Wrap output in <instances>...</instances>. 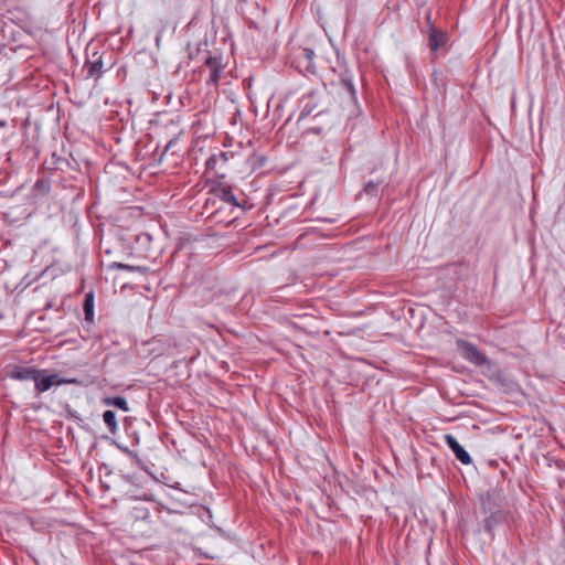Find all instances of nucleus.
<instances>
[{"mask_svg": "<svg viewBox=\"0 0 565 565\" xmlns=\"http://www.w3.org/2000/svg\"><path fill=\"white\" fill-rule=\"evenodd\" d=\"M205 66L210 70L209 83L216 85L221 79L223 63L221 55L209 56L205 60Z\"/></svg>", "mask_w": 565, "mask_h": 565, "instance_id": "39448f33", "label": "nucleus"}, {"mask_svg": "<svg viewBox=\"0 0 565 565\" xmlns=\"http://www.w3.org/2000/svg\"><path fill=\"white\" fill-rule=\"evenodd\" d=\"M228 161V154L227 152H220L217 154H212L211 157L207 158L206 162H205V166L209 170L211 171H215V173L220 174V171H218V164L222 162V163H226ZM221 175L223 177L224 173H221Z\"/></svg>", "mask_w": 565, "mask_h": 565, "instance_id": "9d476101", "label": "nucleus"}, {"mask_svg": "<svg viewBox=\"0 0 565 565\" xmlns=\"http://www.w3.org/2000/svg\"><path fill=\"white\" fill-rule=\"evenodd\" d=\"M214 193L215 195L226 202V203H230L234 206H238V202L236 200V196L234 195V193L232 192L231 188L230 186H223V185H220L218 188H216L214 190Z\"/></svg>", "mask_w": 565, "mask_h": 565, "instance_id": "9b49d317", "label": "nucleus"}, {"mask_svg": "<svg viewBox=\"0 0 565 565\" xmlns=\"http://www.w3.org/2000/svg\"><path fill=\"white\" fill-rule=\"evenodd\" d=\"M503 497L499 491L490 490L480 495V504L482 514L500 512L502 510Z\"/></svg>", "mask_w": 565, "mask_h": 565, "instance_id": "7ed1b4c3", "label": "nucleus"}, {"mask_svg": "<svg viewBox=\"0 0 565 565\" xmlns=\"http://www.w3.org/2000/svg\"><path fill=\"white\" fill-rule=\"evenodd\" d=\"M104 423L107 425L109 431L115 435L118 431V425L116 420V414L113 411H106L103 414Z\"/></svg>", "mask_w": 565, "mask_h": 565, "instance_id": "4468645a", "label": "nucleus"}, {"mask_svg": "<svg viewBox=\"0 0 565 565\" xmlns=\"http://www.w3.org/2000/svg\"><path fill=\"white\" fill-rule=\"evenodd\" d=\"M457 345L462 358L473 363L475 365L481 366L490 364L489 359L481 351H479L475 344L465 340H458Z\"/></svg>", "mask_w": 565, "mask_h": 565, "instance_id": "f03ea898", "label": "nucleus"}, {"mask_svg": "<svg viewBox=\"0 0 565 565\" xmlns=\"http://www.w3.org/2000/svg\"><path fill=\"white\" fill-rule=\"evenodd\" d=\"M39 369L14 366L9 373V377L18 381H33Z\"/></svg>", "mask_w": 565, "mask_h": 565, "instance_id": "6e6552de", "label": "nucleus"}, {"mask_svg": "<svg viewBox=\"0 0 565 565\" xmlns=\"http://www.w3.org/2000/svg\"><path fill=\"white\" fill-rule=\"evenodd\" d=\"M300 57L305 58L308 62L307 68L309 70L310 68V64L312 63L313 57H315V51L312 49L305 47V49L301 50Z\"/></svg>", "mask_w": 565, "mask_h": 565, "instance_id": "f3484780", "label": "nucleus"}, {"mask_svg": "<svg viewBox=\"0 0 565 565\" xmlns=\"http://www.w3.org/2000/svg\"><path fill=\"white\" fill-rule=\"evenodd\" d=\"M103 403L107 406H114L124 412L129 411L128 403H127L126 398L122 396L106 397L103 399Z\"/></svg>", "mask_w": 565, "mask_h": 565, "instance_id": "f8f14e48", "label": "nucleus"}, {"mask_svg": "<svg viewBox=\"0 0 565 565\" xmlns=\"http://www.w3.org/2000/svg\"><path fill=\"white\" fill-rule=\"evenodd\" d=\"M84 313H85V320L86 321H93L94 318V296L93 292H88L85 296L84 299Z\"/></svg>", "mask_w": 565, "mask_h": 565, "instance_id": "ddd939ff", "label": "nucleus"}, {"mask_svg": "<svg viewBox=\"0 0 565 565\" xmlns=\"http://www.w3.org/2000/svg\"><path fill=\"white\" fill-rule=\"evenodd\" d=\"M38 373L33 380L36 394H42L53 386L78 383L76 379L61 377L56 373L49 374L46 370H38Z\"/></svg>", "mask_w": 565, "mask_h": 565, "instance_id": "f257e3e1", "label": "nucleus"}, {"mask_svg": "<svg viewBox=\"0 0 565 565\" xmlns=\"http://www.w3.org/2000/svg\"><path fill=\"white\" fill-rule=\"evenodd\" d=\"M427 21L429 24L428 46L431 51H437L440 46L445 44L446 34L431 25L430 15H427Z\"/></svg>", "mask_w": 565, "mask_h": 565, "instance_id": "0eeeda50", "label": "nucleus"}, {"mask_svg": "<svg viewBox=\"0 0 565 565\" xmlns=\"http://www.w3.org/2000/svg\"><path fill=\"white\" fill-rule=\"evenodd\" d=\"M445 443L452 450L454 455L461 463L469 465L471 462L470 455L452 435L447 434L445 436Z\"/></svg>", "mask_w": 565, "mask_h": 565, "instance_id": "423d86ee", "label": "nucleus"}, {"mask_svg": "<svg viewBox=\"0 0 565 565\" xmlns=\"http://www.w3.org/2000/svg\"><path fill=\"white\" fill-rule=\"evenodd\" d=\"M103 55L98 51L87 54L85 68L87 70V77H99L103 73Z\"/></svg>", "mask_w": 565, "mask_h": 565, "instance_id": "20e7f679", "label": "nucleus"}, {"mask_svg": "<svg viewBox=\"0 0 565 565\" xmlns=\"http://www.w3.org/2000/svg\"><path fill=\"white\" fill-rule=\"evenodd\" d=\"M377 186H379V183L370 181L369 183L365 184L364 191L367 194L375 195L377 192Z\"/></svg>", "mask_w": 565, "mask_h": 565, "instance_id": "a211bd4d", "label": "nucleus"}, {"mask_svg": "<svg viewBox=\"0 0 565 565\" xmlns=\"http://www.w3.org/2000/svg\"><path fill=\"white\" fill-rule=\"evenodd\" d=\"M341 84L342 86L349 92V94L351 95V97L353 99H355V88H354V85H353V82L351 78L349 77H343L341 79Z\"/></svg>", "mask_w": 565, "mask_h": 565, "instance_id": "dca6fc26", "label": "nucleus"}, {"mask_svg": "<svg viewBox=\"0 0 565 565\" xmlns=\"http://www.w3.org/2000/svg\"><path fill=\"white\" fill-rule=\"evenodd\" d=\"M483 515L486 516L484 530L490 534H492L493 529L498 524H500L504 521V512L503 511H500V512L492 511V513L483 514Z\"/></svg>", "mask_w": 565, "mask_h": 565, "instance_id": "1a4fd4ad", "label": "nucleus"}, {"mask_svg": "<svg viewBox=\"0 0 565 565\" xmlns=\"http://www.w3.org/2000/svg\"><path fill=\"white\" fill-rule=\"evenodd\" d=\"M109 268H111V269H120V270H128V271H137V273H141V274H146L148 271L147 267L132 266V265H128V264H124V263H118V262H115V263L110 264Z\"/></svg>", "mask_w": 565, "mask_h": 565, "instance_id": "2eb2a0df", "label": "nucleus"}]
</instances>
